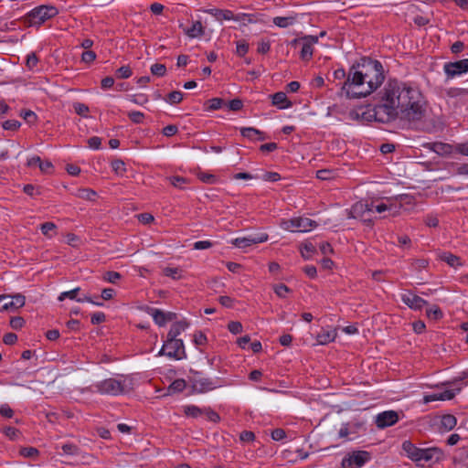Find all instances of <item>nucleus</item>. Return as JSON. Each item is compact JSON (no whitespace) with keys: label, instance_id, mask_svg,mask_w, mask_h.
Instances as JSON below:
<instances>
[{"label":"nucleus","instance_id":"obj_31","mask_svg":"<svg viewBox=\"0 0 468 468\" xmlns=\"http://www.w3.org/2000/svg\"><path fill=\"white\" fill-rule=\"evenodd\" d=\"M441 258L452 267L462 265L461 259L452 253H443Z\"/></svg>","mask_w":468,"mask_h":468},{"label":"nucleus","instance_id":"obj_22","mask_svg":"<svg viewBox=\"0 0 468 468\" xmlns=\"http://www.w3.org/2000/svg\"><path fill=\"white\" fill-rule=\"evenodd\" d=\"M147 313L152 315L154 323L159 326H164L166 324L165 313L162 310L147 307Z\"/></svg>","mask_w":468,"mask_h":468},{"label":"nucleus","instance_id":"obj_55","mask_svg":"<svg viewBox=\"0 0 468 468\" xmlns=\"http://www.w3.org/2000/svg\"><path fill=\"white\" fill-rule=\"evenodd\" d=\"M468 94V88H451L447 90V95L450 97H457Z\"/></svg>","mask_w":468,"mask_h":468},{"label":"nucleus","instance_id":"obj_7","mask_svg":"<svg viewBox=\"0 0 468 468\" xmlns=\"http://www.w3.org/2000/svg\"><path fill=\"white\" fill-rule=\"evenodd\" d=\"M447 80H452L468 72V58L449 61L443 65Z\"/></svg>","mask_w":468,"mask_h":468},{"label":"nucleus","instance_id":"obj_58","mask_svg":"<svg viewBox=\"0 0 468 468\" xmlns=\"http://www.w3.org/2000/svg\"><path fill=\"white\" fill-rule=\"evenodd\" d=\"M228 106L230 111L237 112L242 109L243 102L240 99H233L229 102Z\"/></svg>","mask_w":468,"mask_h":468},{"label":"nucleus","instance_id":"obj_60","mask_svg":"<svg viewBox=\"0 0 468 468\" xmlns=\"http://www.w3.org/2000/svg\"><path fill=\"white\" fill-rule=\"evenodd\" d=\"M106 320V316L103 313L98 312L91 315L90 322L92 324H99Z\"/></svg>","mask_w":468,"mask_h":468},{"label":"nucleus","instance_id":"obj_5","mask_svg":"<svg viewBox=\"0 0 468 468\" xmlns=\"http://www.w3.org/2000/svg\"><path fill=\"white\" fill-rule=\"evenodd\" d=\"M158 355L166 356L176 360L186 358V354L185 351L183 340L167 338Z\"/></svg>","mask_w":468,"mask_h":468},{"label":"nucleus","instance_id":"obj_61","mask_svg":"<svg viewBox=\"0 0 468 468\" xmlns=\"http://www.w3.org/2000/svg\"><path fill=\"white\" fill-rule=\"evenodd\" d=\"M178 132V128L175 124H169L163 129V134L167 137L175 135Z\"/></svg>","mask_w":468,"mask_h":468},{"label":"nucleus","instance_id":"obj_3","mask_svg":"<svg viewBox=\"0 0 468 468\" xmlns=\"http://www.w3.org/2000/svg\"><path fill=\"white\" fill-rule=\"evenodd\" d=\"M93 388L101 395L118 396L127 391L124 380L112 378L96 383Z\"/></svg>","mask_w":468,"mask_h":468},{"label":"nucleus","instance_id":"obj_27","mask_svg":"<svg viewBox=\"0 0 468 468\" xmlns=\"http://www.w3.org/2000/svg\"><path fill=\"white\" fill-rule=\"evenodd\" d=\"M193 388L199 392H204L213 388V383L208 378L195 379Z\"/></svg>","mask_w":468,"mask_h":468},{"label":"nucleus","instance_id":"obj_29","mask_svg":"<svg viewBox=\"0 0 468 468\" xmlns=\"http://www.w3.org/2000/svg\"><path fill=\"white\" fill-rule=\"evenodd\" d=\"M206 111H216L225 105V101L221 98H213L206 101Z\"/></svg>","mask_w":468,"mask_h":468},{"label":"nucleus","instance_id":"obj_10","mask_svg":"<svg viewBox=\"0 0 468 468\" xmlns=\"http://www.w3.org/2000/svg\"><path fill=\"white\" fill-rule=\"evenodd\" d=\"M268 239L266 233L251 234L247 237L237 238L232 240V244L239 249L250 247L253 244L262 243Z\"/></svg>","mask_w":468,"mask_h":468},{"label":"nucleus","instance_id":"obj_25","mask_svg":"<svg viewBox=\"0 0 468 468\" xmlns=\"http://www.w3.org/2000/svg\"><path fill=\"white\" fill-rule=\"evenodd\" d=\"M336 333L335 331H323L316 336V340L320 345H326L335 341Z\"/></svg>","mask_w":468,"mask_h":468},{"label":"nucleus","instance_id":"obj_43","mask_svg":"<svg viewBox=\"0 0 468 468\" xmlns=\"http://www.w3.org/2000/svg\"><path fill=\"white\" fill-rule=\"evenodd\" d=\"M112 170L118 174L122 175L123 172H125V164L121 159H115L112 162Z\"/></svg>","mask_w":468,"mask_h":468},{"label":"nucleus","instance_id":"obj_32","mask_svg":"<svg viewBox=\"0 0 468 468\" xmlns=\"http://www.w3.org/2000/svg\"><path fill=\"white\" fill-rule=\"evenodd\" d=\"M183 98L184 94L181 91L174 90L167 95L165 101L170 104H178L183 101Z\"/></svg>","mask_w":468,"mask_h":468},{"label":"nucleus","instance_id":"obj_18","mask_svg":"<svg viewBox=\"0 0 468 468\" xmlns=\"http://www.w3.org/2000/svg\"><path fill=\"white\" fill-rule=\"evenodd\" d=\"M240 133L243 137L248 138L250 140H254L256 135L259 136L257 138V140L259 141H263L267 138L263 132L253 127H243L240 129Z\"/></svg>","mask_w":468,"mask_h":468},{"label":"nucleus","instance_id":"obj_53","mask_svg":"<svg viewBox=\"0 0 468 468\" xmlns=\"http://www.w3.org/2000/svg\"><path fill=\"white\" fill-rule=\"evenodd\" d=\"M228 329L229 330L230 333L238 335L242 332L243 327L241 323L237 321H231L228 324Z\"/></svg>","mask_w":468,"mask_h":468},{"label":"nucleus","instance_id":"obj_42","mask_svg":"<svg viewBox=\"0 0 468 468\" xmlns=\"http://www.w3.org/2000/svg\"><path fill=\"white\" fill-rule=\"evenodd\" d=\"M80 288L77 287V288H75V289H73L71 291L61 292L60 295L58 296V301H64L66 298H69V299H71V300L78 299L77 298V294L80 292Z\"/></svg>","mask_w":468,"mask_h":468},{"label":"nucleus","instance_id":"obj_52","mask_svg":"<svg viewBox=\"0 0 468 468\" xmlns=\"http://www.w3.org/2000/svg\"><path fill=\"white\" fill-rule=\"evenodd\" d=\"M424 223L431 228H436L439 225V219L437 215L429 214L424 218Z\"/></svg>","mask_w":468,"mask_h":468},{"label":"nucleus","instance_id":"obj_44","mask_svg":"<svg viewBox=\"0 0 468 468\" xmlns=\"http://www.w3.org/2000/svg\"><path fill=\"white\" fill-rule=\"evenodd\" d=\"M73 108L75 110V112L78 115H80L83 117H86L87 113L89 112V107L86 104L81 103V102H75L73 104Z\"/></svg>","mask_w":468,"mask_h":468},{"label":"nucleus","instance_id":"obj_19","mask_svg":"<svg viewBox=\"0 0 468 468\" xmlns=\"http://www.w3.org/2000/svg\"><path fill=\"white\" fill-rule=\"evenodd\" d=\"M188 323L186 321L176 322L171 325V328L167 334L169 339H178L177 336L187 328Z\"/></svg>","mask_w":468,"mask_h":468},{"label":"nucleus","instance_id":"obj_48","mask_svg":"<svg viewBox=\"0 0 468 468\" xmlns=\"http://www.w3.org/2000/svg\"><path fill=\"white\" fill-rule=\"evenodd\" d=\"M64 453L69 455H76L79 453V447L72 443L63 444L61 447Z\"/></svg>","mask_w":468,"mask_h":468},{"label":"nucleus","instance_id":"obj_40","mask_svg":"<svg viewBox=\"0 0 468 468\" xmlns=\"http://www.w3.org/2000/svg\"><path fill=\"white\" fill-rule=\"evenodd\" d=\"M151 72L153 75H155L158 77H163L166 73L165 65L160 64V63H155V64L152 65Z\"/></svg>","mask_w":468,"mask_h":468},{"label":"nucleus","instance_id":"obj_11","mask_svg":"<svg viewBox=\"0 0 468 468\" xmlns=\"http://www.w3.org/2000/svg\"><path fill=\"white\" fill-rule=\"evenodd\" d=\"M302 39L303 47L300 52V58L304 61H309L314 54L313 46L318 42L319 37L305 35L302 37Z\"/></svg>","mask_w":468,"mask_h":468},{"label":"nucleus","instance_id":"obj_41","mask_svg":"<svg viewBox=\"0 0 468 468\" xmlns=\"http://www.w3.org/2000/svg\"><path fill=\"white\" fill-rule=\"evenodd\" d=\"M38 453L39 451L34 447H24L20 450V454L27 458H35Z\"/></svg>","mask_w":468,"mask_h":468},{"label":"nucleus","instance_id":"obj_62","mask_svg":"<svg viewBox=\"0 0 468 468\" xmlns=\"http://www.w3.org/2000/svg\"><path fill=\"white\" fill-rule=\"evenodd\" d=\"M39 169L45 174H51L53 171V165L49 161H42L39 164Z\"/></svg>","mask_w":468,"mask_h":468},{"label":"nucleus","instance_id":"obj_64","mask_svg":"<svg viewBox=\"0 0 468 468\" xmlns=\"http://www.w3.org/2000/svg\"><path fill=\"white\" fill-rule=\"evenodd\" d=\"M455 152L468 156V141L463 144H457L454 146Z\"/></svg>","mask_w":468,"mask_h":468},{"label":"nucleus","instance_id":"obj_54","mask_svg":"<svg viewBox=\"0 0 468 468\" xmlns=\"http://www.w3.org/2000/svg\"><path fill=\"white\" fill-rule=\"evenodd\" d=\"M20 122L16 120H7L3 122L2 126L5 130L16 131L20 127Z\"/></svg>","mask_w":468,"mask_h":468},{"label":"nucleus","instance_id":"obj_23","mask_svg":"<svg viewBox=\"0 0 468 468\" xmlns=\"http://www.w3.org/2000/svg\"><path fill=\"white\" fill-rule=\"evenodd\" d=\"M402 449L407 453L409 458H410L414 462L417 461V457L419 456L420 448H418L410 441H405L402 443Z\"/></svg>","mask_w":468,"mask_h":468},{"label":"nucleus","instance_id":"obj_35","mask_svg":"<svg viewBox=\"0 0 468 468\" xmlns=\"http://www.w3.org/2000/svg\"><path fill=\"white\" fill-rule=\"evenodd\" d=\"M273 291L277 294V296H279L281 298H285L286 293L292 292V290L287 285H285L283 283H279V284L273 285Z\"/></svg>","mask_w":468,"mask_h":468},{"label":"nucleus","instance_id":"obj_15","mask_svg":"<svg viewBox=\"0 0 468 468\" xmlns=\"http://www.w3.org/2000/svg\"><path fill=\"white\" fill-rule=\"evenodd\" d=\"M401 300L410 308L414 310H420L424 305L428 304L426 300L410 291L401 295Z\"/></svg>","mask_w":468,"mask_h":468},{"label":"nucleus","instance_id":"obj_6","mask_svg":"<svg viewBox=\"0 0 468 468\" xmlns=\"http://www.w3.org/2000/svg\"><path fill=\"white\" fill-rule=\"evenodd\" d=\"M371 459L367 451H354L342 461L343 468H360Z\"/></svg>","mask_w":468,"mask_h":468},{"label":"nucleus","instance_id":"obj_34","mask_svg":"<svg viewBox=\"0 0 468 468\" xmlns=\"http://www.w3.org/2000/svg\"><path fill=\"white\" fill-rule=\"evenodd\" d=\"M426 314L429 318L433 320H439L443 316L441 310L436 305L427 309Z\"/></svg>","mask_w":468,"mask_h":468},{"label":"nucleus","instance_id":"obj_2","mask_svg":"<svg viewBox=\"0 0 468 468\" xmlns=\"http://www.w3.org/2000/svg\"><path fill=\"white\" fill-rule=\"evenodd\" d=\"M384 80L382 64L378 60L363 57L350 67L347 79L341 86V91L349 99L367 97L374 92Z\"/></svg>","mask_w":468,"mask_h":468},{"label":"nucleus","instance_id":"obj_56","mask_svg":"<svg viewBox=\"0 0 468 468\" xmlns=\"http://www.w3.org/2000/svg\"><path fill=\"white\" fill-rule=\"evenodd\" d=\"M197 176L199 180L207 184H215L217 182V177L211 174L199 173Z\"/></svg>","mask_w":468,"mask_h":468},{"label":"nucleus","instance_id":"obj_39","mask_svg":"<svg viewBox=\"0 0 468 468\" xmlns=\"http://www.w3.org/2000/svg\"><path fill=\"white\" fill-rule=\"evenodd\" d=\"M132 74L133 71L129 66H122L115 72V75L118 79H128L132 76Z\"/></svg>","mask_w":468,"mask_h":468},{"label":"nucleus","instance_id":"obj_13","mask_svg":"<svg viewBox=\"0 0 468 468\" xmlns=\"http://www.w3.org/2000/svg\"><path fill=\"white\" fill-rule=\"evenodd\" d=\"M442 457V452L438 448H426L420 449L419 456L417 457L418 463L438 462Z\"/></svg>","mask_w":468,"mask_h":468},{"label":"nucleus","instance_id":"obj_46","mask_svg":"<svg viewBox=\"0 0 468 468\" xmlns=\"http://www.w3.org/2000/svg\"><path fill=\"white\" fill-rule=\"evenodd\" d=\"M461 388H456V390H444L443 392L439 393V398L441 400H451L455 397L456 392H460Z\"/></svg>","mask_w":468,"mask_h":468},{"label":"nucleus","instance_id":"obj_59","mask_svg":"<svg viewBox=\"0 0 468 468\" xmlns=\"http://www.w3.org/2000/svg\"><path fill=\"white\" fill-rule=\"evenodd\" d=\"M130 100L132 102H133L135 104H139V105H143L148 101V99H147L146 95H144V94L132 95Z\"/></svg>","mask_w":468,"mask_h":468},{"label":"nucleus","instance_id":"obj_37","mask_svg":"<svg viewBox=\"0 0 468 468\" xmlns=\"http://www.w3.org/2000/svg\"><path fill=\"white\" fill-rule=\"evenodd\" d=\"M121 278L122 275L118 271H109L103 274V280L111 283H116Z\"/></svg>","mask_w":468,"mask_h":468},{"label":"nucleus","instance_id":"obj_14","mask_svg":"<svg viewBox=\"0 0 468 468\" xmlns=\"http://www.w3.org/2000/svg\"><path fill=\"white\" fill-rule=\"evenodd\" d=\"M378 102L373 106V108L367 109L360 113V121H376L378 122H382L380 116L378 115L379 108H382V94L381 91L378 94Z\"/></svg>","mask_w":468,"mask_h":468},{"label":"nucleus","instance_id":"obj_1","mask_svg":"<svg viewBox=\"0 0 468 468\" xmlns=\"http://www.w3.org/2000/svg\"><path fill=\"white\" fill-rule=\"evenodd\" d=\"M382 108L378 115L382 123L397 119L409 122L420 121L425 115V100L422 93L407 83L389 80L381 90Z\"/></svg>","mask_w":468,"mask_h":468},{"label":"nucleus","instance_id":"obj_36","mask_svg":"<svg viewBox=\"0 0 468 468\" xmlns=\"http://www.w3.org/2000/svg\"><path fill=\"white\" fill-rule=\"evenodd\" d=\"M164 274L167 277H171L174 280H179L182 278V270L179 268L167 267L164 270Z\"/></svg>","mask_w":468,"mask_h":468},{"label":"nucleus","instance_id":"obj_47","mask_svg":"<svg viewBox=\"0 0 468 468\" xmlns=\"http://www.w3.org/2000/svg\"><path fill=\"white\" fill-rule=\"evenodd\" d=\"M128 117L133 122L139 124L143 122L144 115L141 112L133 111L128 112Z\"/></svg>","mask_w":468,"mask_h":468},{"label":"nucleus","instance_id":"obj_30","mask_svg":"<svg viewBox=\"0 0 468 468\" xmlns=\"http://www.w3.org/2000/svg\"><path fill=\"white\" fill-rule=\"evenodd\" d=\"M186 387V383L183 378L174 380L168 387L169 393H176L183 391Z\"/></svg>","mask_w":468,"mask_h":468},{"label":"nucleus","instance_id":"obj_50","mask_svg":"<svg viewBox=\"0 0 468 468\" xmlns=\"http://www.w3.org/2000/svg\"><path fill=\"white\" fill-rule=\"evenodd\" d=\"M25 324V320L21 316H14L10 319V326L15 329L18 330L21 329Z\"/></svg>","mask_w":468,"mask_h":468},{"label":"nucleus","instance_id":"obj_45","mask_svg":"<svg viewBox=\"0 0 468 468\" xmlns=\"http://www.w3.org/2000/svg\"><path fill=\"white\" fill-rule=\"evenodd\" d=\"M314 251L315 247L312 243H305L301 250V253L304 259H310Z\"/></svg>","mask_w":468,"mask_h":468},{"label":"nucleus","instance_id":"obj_16","mask_svg":"<svg viewBox=\"0 0 468 468\" xmlns=\"http://www.w3.org/2000/svg\"><path fill=\"white\" fill-rule=\"evenodd\" d=\"M272 104L277 106L279 109H287L292 107V103L288 100L286 93L279 91L271 96Z\"/></svg>","mask_w":468,"mask_h":468},{"label":"nucleus","instance_id":"obj_12","mask_svg":"<svg viewBox=\"0 0 468 468\" xmlns=\"http://www.w3.org/2000/svg\"><path fill=\"white\" fill-rule=\"evenodd\" d=\"M399 420V415L394 410L383 411L377 415L376 425L379 429H384L394 425Z\"/></svg>","mask_w":468,"mask_h":468},{"label":"nucleus","instance_id":"obj_8","mask_svg":"<svg viewBox=\"0 0 468 468\" xmlns=\"http://www.w3.org/2000/svg\"><path fill=\"white\" fill-rule=\"evenodd\" d=\"M282 225L284 229L301 232H305L317 227V223L308 218H294L284 221Z\"/></svg>","mask_w":468,"mask_h":468},{"label":"nucleus","instance_id":"obj_38","mask_svg":"<svg viewBox=\"0 0 468 468\" xmlns=\"http://www.w3.org/2000/svg\"><path fill=\"white\" fill-rule=\"evenodd\" d=\"M57 229V226L53 222H45L40 225L41 232L44 236L48 238H52L53 235L50 234V231H53Z\"/></svg>","mask_w":468,"mask_h":468},{"label":"nucleus","instance_id":"obj_17","mask_svg":"<svg viewBox=\"0 0 468 468\" xmlns=\"http://www.w3.org/2000/svg\"><path fill=\"white\" fill-rule=\"evenodd\" d=\"M179 27L182 28L186 35H187L191 38H195L197 37H201L204 35V27L200 21H196L193 26L189 28H185L183 24L179 25Z\"/></svg>","mask_w":468,"mask_h":468},{"label":"nucleus","instance_id":"obj_33","mask_svg":"<svg viewBox=\"0 0 468 468\" xmlns=\"http://www.w3.org/2000/svg\"><path fill=\"white\" fill-rule=\"evenodd\" d=\"M184 412L186 416H189L192 418H197L203 414L204 410L199 409L197 406L190 405V406L185 407Z\"/></svg>","mask_w":468,"mask_h":468},{"label":"nucleus","instance_id":"obj_9","mask_svg":"<svg viewBox=\"0 0 468 468\" xmlns=\"http://www.w3.org/2000/svg\"><path fill=\"white\" fill-rule=\"evenodd\" d=\"M26 298L22 294L14 296L0 295V311H7L10 309H17L25 305Z\"/></svg>","mask_w":468,"mask_h":468},{"label":"nucleus","instance_id":"obj_51","mask_svg":"<svg viewBox=\"0 0 468 468\" xmlns=\"http://www.w3.org/2000/svg\"><path fill=\"white\" fill-rule=\"evenodd\" d=\"M249 50V44L245 40H240L237 42V55L239 57L245 56V54Z\"/></svg>","mask_w":468,"mask_h":468},{"label":"nucleus","instance_id":"obj_28","mask_svg":"<svg viewBox=\"0 0 468 468\" xmlns=\"http://www.w3.org/2000/svg\"><path fill=\"white\" fill-rule=\"evenodd\" d=\"M295 16H275L273 24L279 27L285 28L294 24Z\"/></svg>","mask_w":468,"mask_h":468},{"label":"nucleus","instance_id":"obj_21","mask_svg":"<svg viewBox=\"0 0 468 468\" xmlns=\"http://www.w3.org/2000/svg\"><path fill=\"white\" fill-rule=\"evenodd\" d=\"M206 13L215 16L218 20L224 19V20H231V18L234 17V14L230 10H223V9H218V8H211L205 10Z\"/></svg>","mask_w":468,"mask_h":468},{"label":"nucleus","instance_id":"obj_24","mask_svg":"<svg viewBox=\"0 0 468 468\" xmlns=\"http://www.w3.org/2000/svg\"><path fill=\"white\" fill-rule=\"evenodd\" d=\"M452 145L441 142H436L430 144V149L438 154H449L452 152Z\"/></svg>","mask_w":468,"mask_h":468},{"label":"nucleus","instance_id":"obj_49","mask_svg":"<svg viewBox=\"0 0 468 468\" xmlns=\"http://www.w3.org/2000/svg\"><path fill=\"white\" fill-rule=\"evenodd\" d=\"M168 180L171 185H173L175 187L182 188L183 185L187 182V179L186 177L182 176H171L168 177Z\"/></svg>","mask_w":468,"mask_h":468},{"label":"nucleus","instance_id":"obj_26","mask_svg":"<svg viewBox=\"0 0 468 468\" xmlns=\"http://www.w3.org/2000/svg\"><path fill=\"white\" fill-rule=\"evenodd\" d=\"M457 424L456 418L452 414H446L441 417V428L445 431H452Z\"/></svg>","mask_w":468,"mask_h":468},{"label":"nucleus","instance_id":"obj_20","mask_svg":"<svg viewBox=\"0 0 468 468\" xmlns=\"http://www.w3.org/2000/svg\"><path fill=\"white\" fill-rule=\"evenodd\" d=\"M369 211H371V208H368L367 204H364L362 202H356L348 210V218H356L357 217L362 216L365 212H369Z\"/></svg>","mask_w":468,"mask_h":468},{"label":"nucleus","instance_id":"obj_57","mask_svg":"<svg viewBox=\"0 0 468 468\" xmlns=\"http://www.w3.org/2000/svg\"><path fill=\"white\" fill-rule=\"evenodd\" d=\"M333 75H334L335 80H339V81L343 80V82H340V84L343 86V83L347 79L348 73L346 74L344 69H338L334 71Z\"/></svg>","mask_w":468,"mask_h":468},{"label":"nucleus","instance_id":"obj_63","mask_svg":"<svg viewBox=\"0 0 468 468\" xmlns=\"http://www.w3.org/2000/svg\"><path fill=\"white\" fill-rule=\"evenodd\" d=\"M96 58V54L94 51L86 50L81 55V59L85 63H90Z\"/></svg>","mask_w":468,"mask_h":468},{"label":"nucleus","instance_id":"obj_4","mask_svg":"<svg viewBox=\"0 0 468 468\" xmlns=\"http://www.w3.org/2000/svg\"><path fill=\"white\" fill-rule=\"evenodd\" d=\"M58 9L53 5H40L31 10L27 16L29 26H40L46 20L57 16Z\"/></svg>","mask_w":468,"mask_h":468}]
</instances>
